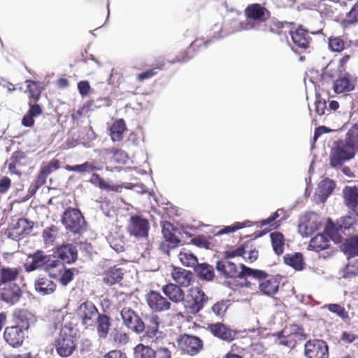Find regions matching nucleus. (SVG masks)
<instances>
[{"label": "nucleus", "mask_w": 358, "mask_h": 358, "mask_svg": "<svg viewBox=\"0 0 358 358\" xmlns=\"http://www.w3.org/2000/svg\"><path fill=\"white\" fill-rule=\"evenodd\" d=\"M347 135L348 143L337 141L331 150L329 163L331 167L341 166L355 157V148L358 150V122L353 124Z\"/></svg>", "instance_id": "f257e3e1"}, {"label": "nucleus", "mask_w": 358, "mask_h": 358, "mask_svg": "<svg viewBox=\"0 0 358 358\" xmlns=\"http://www.w3.org/2000/svg\"><path fill=\"white\" fill-rule=\"evenodd\" d=\"M241 271H238L237 266L227 259L217 262L216 269L219 274L224 278H238V286L241 288H252L256 287V283L251 282L249 276L257 275L253 268L246 266L245 264L240 265Z\"/></svg>", "instance_id": "f03ea898"}, {"label": "nucleus", "mask_w": 358, "mask_h": 358, "mask_svg": "<svg viewBox=\"0 0 358 358\" xmlns=\"http://www.w3.org/2000/svg\"><path fill=\"white\" fill-rule=\"evenodd\" d=\"M203 39L195 38L181 55L178 56L176 59L165 60L164 58H158V71H166V77L170 78L176 71L175 64L185 63L192 59L201 47H203Z\"/></svg>", "instance_id": "7ed1b4c3"}, {"label": "nucleus", "mask_w": 358, "mask_h": 358, "mask_svg": "<svg viewBox=\"0 0 358 358\" xmlns=\"http://www.w3.org/2000/svg\"><path fill=\"white\" fill-rule=\"evenodd\" d=\"M54 346L59 356L62 357L71 356L77 347V336L75 329L66 325L62 327L57 337L55 339Z\"/></svg>", "instance_id": "20e7f679"}, {"label": "nucleus", "mask_w": 358, "mask_h": 358, "mask_svg": "<svg viewBox=\"0 0 358 358\" xmlns=\"http://www.w3.org/2000/svg\"><path fill=\"white\" fill-rule=\"evenodd\" d=\"M257 275L249 276L248 279L258 282V288L261 294L273 297L278 293L280 287V278L278 276L270 275L264 271L253 268Z\"/></svg>", "instance_id": "39448f33"}, {"label": "nucleus", "mask_w": 358, "mask_h": 358, "mask_svg": "<svg viewBox=\"0 0 358 358\" xmlns=\"http://www.w3.org/2000/svg\"><path fill=\"white\" fill-rule=\"evenodd\" d=\"M208 301V296L201 287H192L187 290V294L184 295L182 303L187 313L196 315Z\"/></svg>", "instance_id": "423d86ee"}, {"label": "nucleus", "mask_w": 358, "mask_h": 358, "mask_svg": "<svg viewBox=\"0 0 358 358\" xmlns=\"http://www.w3.org/2000/svg\"><path fill=\"white\" fill-rule=\"evenodd\" d=\"M62 222L67 230L73 234H81L86 229L84 217L76 208H67L62 215Z\"/></svg>", "instance_id": "0eeeda50"}, {"label": "nucleus", "mask_w": 358, "mask_h": 358, "mask_svg": "<svg viewBox=\"0 0 358 358\" xmlns=\"http://www.w3.org/2000/svg\"><path fill=\"white\" fill-rule=\"evenodd\" d=\"M178 349L182 354L195 356L203 349V341L198 336L184 334L177 339Z\"/></svg>", "instance_id": "6e6552de"}, {"label": "nucleus", "mask_w": 358, "mask_h": 358, "mask_svg": "<svg viewBox=\"0 0 358 358\" xmlns=\"http://www.w3.org/2000/svg\"><path fill=\"white\" fill-rule=\"evenodd\" d=\"M100 314L94 303L89 300L81 303L76 310L78 318L85 328L93 327Z\"/></svg>", "instance_id": "1a4fd4ad"}, {"label": "nucleus", "mask_w": 358, "mask_h": 358, "mask_svg": "<svg viewBox=\"0 0 358 358\" xmlns=\"http://www.w3.org/2000/svg\"><path fill=\"white\" fill-rule=\"evenodd\" d=\"M123 324L129 330L141 334L145 330V325L141 317L131 308L124 307L120 311Z\"/></svg>", "instance_id": "9d476101"}, {"label": "nucleus", "mask_w": 358, "mask_h": 358, "mask_svg": "<svg viewBox=\"0 0 358 358\" xmlns=\"http://www.w3.org/2000/svg\"><path fill=\"white\" fill-rule=\"evenodd\" d=\"M150 229L148 220L141 215H132L127 224V231L136 238H147Z\"/></svg>", "instance_id": "9b49d317"}, {"label": "nucleus", "mask_w": 358, "mask_h": 358, "mask_svg": "<svg viewBox=\"0 0 358 358\" xmlns=\"http://www.w3.org/2000/svg\"><path fill=\"white\" fill-rule=\"evenodd\" d=\"M34 223L27 219H18L15 223H12L5 231V235L13 240H20L30 234Z\"/></svg>", "instance_id": "f8f14e48"}, {"label": "nucleus", "mask_w": 358, "mask_h": 358, "mask_svg": "<svg viewBox=\"0 0 358 358\" xmlns=\"http://www.w3.org/2000/svg\"><path fill=\"white\" fill-rule=\"evenodd\" d=\"M304 355L306 358H329L328 345L323 340H309L304 345Z\"/></svg>", "instance_id": "ddd939ff"}, {"label": "nucleus", "mask_w": 358, "mask_h": 358, "mask_svg": "<svg viewBox=\"0 0 358 358\" xmlns=\"http://www.w3.org/2000/svg\"><path fill=\"white\" fill-rule=\"evenodd\" d=\"M321 225L319 217L314 213L305 214L300 220L299 231L304 236H311Z\"/></svg>", "instance_id": "4468645a"}, {"label": "nucleus", "mask_w": 358, "mask_h": 358, "mask_svg": "<svg viewBox=\"0 0 358 358\" xmlns=\"http://www.w3.org/2000/svg\"><path fill=\"white\" fill-rule=\"evenodd\" d=\"M245 15L247 19L262 23L270 19L271 12L262 4L254 3L245 8Z\"/></svg>", "instance_id": "2eb2a0df"}, {"label": "nucleus", "mask_w": 358, "mask_h": 358, "mask_svg": "<svg viewBox=\"0 0 358 358\" xmlns=\"http://www.w3.org/2000/svg\"><path fill=\"white\" fill-rule=\"evenodd\" d=\"M176 231V229L170 222L163 224L162 233L164 241L162 242L160 245V249L163 252L169 253L170 249L175 248L178 246L180 241L175 234Z\"/></svg>", "instance_id": "dca6fc26"}, {"label": "nucleus", "mask_w": 358, "mask_h": 358, "mask_svg": "<svg viewBox=\"0 0 358 358\" xmlns=\"http://www.w3.org/2000/svg\"><path fill=\"white\" fill-rule=\"evenodd\" d=\"M60 167L59 161L57 159H52L50 162L45 165L41 166L40 171L36 176V178L33 185L34 189L37 190L45 182L48 176L53 171L59 169Z\"/></svg>", "instance_id": "f3484780"}, {"label": "nucleus", "mask_w": 358, "mask_h": 358, "mask_svg": "<svg viewBox=\"0 0 358 358\" xmlns=\"http://www.w3.org/2000/svg\"><path fill=\"white\" fill-rule=\"evenodd\" d=\"M5 341L13 348L20 346L24 341V331L19 326L7 327L3 333Z\"/></svg>", "instance_id": "a211bd4d"}, {"label": "nucleus", "mask_w": 358, "mask_h": 358, "mask_svg": "<svg viewBox=\"0 0 358 358\" xmlns=\"http://www.w3.org/2000/svg\"><path fill=\"white\" fill-rule=\"evenodd\" d=\"M338 75L337 79L334 81L333 90H355L357 78L349 72H343L341 69Z\"/></svg>", "instance_id": "6ab92c4d"}, {"label": "nucleus", "mask_w": 358, "mask_h": 358, "mask_svg": "<svg viewBox=\"0 0 358 358\" xmlns=\"http://www.w3.org/2000/svg\"><path fill=\"white\" fill-rule=\"evenodd\" d=\"M29 161V158L24 152L21 150L15 151L9 159L8 170L11 173L20 176L21 171L18 170V168L28 165Z\"/></svg>", "instance_id": "aec40b11"}, {"label": "nucleus", "mask_w": 358, "mask_h": 358, "mask_svg": "<svg viewBox=\"0 0 358 358\" xmlns=\"http://www.w3.org/2000/svg\"><path fill=\"white\" fill-rule=\"evenodd\" d=\"M343 198L345 206L352 213L358 216V187H345L343 189Z\"/></svg>", "instance_id": "412c9836"}, {"label": "nucleus", "mask_w": 358, "mask_h": 358, "mask_svg": "<svg viewBox=\"0 0 358 358\" xmlns=\"http://www.w3.org/2000/svg\"><path fill=\"white\" fill-rule=\"evenodd\" d=\"M207 329L215 336L225 341L234 339L233 331L222 323L217 322L209 324Z\"/></svg>", "instance_id": "4be33fe9"}, {"label": "nucleus", "mask_w": 358, "mask_h": 358, "mask_svg": "<svg viewBox=\"0 0 358 358\" xmlns=\"http://www.w3.org/2000/svg\"><path fill=\"white\" fill-rule=\"evenodd\" d=\"M56 254L64 263L71 264L78 258L76 247L71 244L62 245L56 250Z\"/></svg>", "instance_id": "5701e85b"}, {"label": "nucleus", "mask_w": 358, "mask_h": 358, "mask_svg": "<svg viewBox=\"0 0 358 358\" xmlns=\"http://www.w3.org/2000/svg\"><path fill=\"white\" fill-rule=\"evenodd\" d=\"M3 287L1 288V299L9 303L14 304L17 302L21 296V290L18 286L3 284Z\"/></svg>", "instance_id": "b1692460"}, {"label": "nucleus", "mask_w": 358, "mask_h": 358, "mask_svg": "<svg viewBox=\"0 0 358 358\" xmlns=\"http://www.w3.org/2000/svg\"><path fill=\"white\" fill-rule=\"evenodd\" d=\"M171 276L177 284L184 287L190 285L193 278V274L191 271L180 267L173 268Z\"/></svg>", "instance_id": "393cba45"}, {"label": "nucleus", "mask_w": 358, "mask_h": 358, "mask_svg": "<svg viewBox=\"0 0 358 358\" xmlns=\"http://www.w3.org/2000/svg\"><path fill=\"white\" fill-rule=\"evenodd\" d=\"M95 322L99 338L105 340L108 337L111 327L110 317L106 314L101 313L95 320Z\"/></svg>", "instance_id": "a878e982"}, {"label": "nucleus", "mask_w": 358, "mask_h": 358, "mask_svg": "<svg viewBox=\"0 0 358 358\" xmlns=\"http://www.w3.org/2000/svg\"><path fill=\"white\" fill-rule=\"evenodd\" d=\"M123 269L114 266L103 272L102 280L103 283L111 286L120 282L123 278Z\"/></svg>", "instance_id": "bb28decb"}, {"label": "nucleus", "mask_w": 358, "mask_h": 358, "mask_svg": "<svg viewBox=\"0 0 358 358\" xmlns=\"http://www.w3.org/2000/svg\"><path fill=\"white\" fill-rule=\"evenodd\" d=\"M34 287L36 291L41 294L48 295L55 291L57 285L47 277H39L34 282Z\"/></svg>", "instance_id": "cd10ccee"}, {"label": "nucleus", "mask_w": 358, "mask_h": 358, "mask_svg": "<svg viewBox=\"0 0 358 358\" xmlns=\"http://www.w3.org/2000/svg\"><path fill=\"white\" fill-rule=\"evenodd\" d=\"M284 263L294 268L295 271H301L305 268L306 263L303 255L301 252H293L286 254L283 257Z\"/></svg>", "instance_id": "c85d7f7f"}, {"label": "nucleus", "mask_w": 358, "mask_h": 358, "mask_svg": "<svg viewBox=\"0 0 358 358\" xmlns=\"http://www.w3.org/2000/svg\"><path fill=\"white\" fill-rule=\"evenodd\" d=\"M291 38L294 43L299 48L306 49L309 47L310 37L306 29L299 27L291 34Z\"/></svg>", "instance_id": "c756f323"}, {"label": "nucleus", "mask_w": 358, "mask_h": 358, "mask_svg": "<svg viewBox=\"0 0 358 358\" xmlns=\"http://www.w3.org/2000/svg\"><path fill=\"white\" fill-rule=\"evenodd\" d=\"M48 256L44 255L43 251L38 250L32 256V261L30 264L25 265V270L27 272H31L37 269H44L45 263L48 259Z\"/></svg>", "instance_id": "7c9ffc66"}, {"label": "nucleus", "mask_w": 358, "mask_h": 358, "mask_svg": "<svg viewBox=\"0 0 358 358\" xmlns=\"http://www.w3.org/2000/svg\"><path fill=\"white\" fill-rule=\"evenodd\" d=\"M164 294L172 301H182L184 297V292L180 287L175 284H168L163 287Z\"/></svg>", "instance_id": "2f4dec72"}, {"label": "nucleus", "mask_w": 358, "mask_h": 358, "mask_svg": "<svg viewBox=\"0 0 358 358\" xmlns=\"http://www.w3.org/2000/svg\"><path fill=\"white\" fill-rule=\"evenodd\" d=\"M64 267V264L57 259L55 257L48 255L43 270L49 273L50 276L56 277L57 273L63 270Z\"/></svg>", "instance_id": "473e14b6"}, {"label": "nucleus", "mask_w": 358, "mask_h": 358, "mask_svg": "<svg viewBox=\"0 0 358 358\" xmlns=\"http://www.w3.org/2000/svg\"><path fill=\"white\" fill-rule=\"evenodd\" d=\"M127 130L123 119L115 120L110 128V136L113 141H120L123 138L124 132Z\"/></svg>", "instance_id": "72a5a7b5"}, {"label": "nucleus", "mask_w": 358, "mask_h": 358, "mask_svg": "<svg viewBox=\"0 0 358 358\" xmlns=\"http://www.w3.org/2000/svg\"><path fill=\"white\" fill-rule=\"evenodd\" d=\"M196 275L202 280H213L215 277L214 268L207 263L197 264L194 267Z\"/></svg>", "instance_id": "f704fd0d"}, {"label": "nucleus", "mask_w": 358, "mask_h": 358, "mask_svg": "<svg viewBox=\"0 0 358 358\" xmlns=\"http://www.w3.org/2000/svg\"><path fill=\"white\" fill-rule=\"evenodd\" d=\"M329 246V239L324 234H319L311 238L308 249L320 252Z\"/></svg>", "instance_id": "c9c22d12"}, {"label": "nucleus", "mask_w": 358, "mask_h": 358, "mask_svg": "<svg viewBox=\"0 0 358 358\" xmlns=\"http://www.w3.org/2000/svg\"><path fill=\"white\" fill-rule=\"evenodd\" d=\"M20 267H5L0 266V280L2 284L15 281L19 276Z\"/></svg>", "instance_id": "e433bc0d"}, {"label": "nucleus", "mask_w": 358, "mask_h": 358, "mask_svg": "<svg viewBox=\"0 0 358 358\" xmlns=\"http://www.w3.org/2000/svg\"><path fill=\"white\" fill-rule=\"evenodd\" d=\"M89 182L99 188L107 191L119 192L122 187L119 185H110L106 182L99 174L93 173L90 178Z\"/></svg>", "instance_id": "4c0bfd02"}, {"label": "nucleus", "mask_w": 358, "mask_h": 358, "mask_svg": "<svg viewBox=\"0 0 358 358\" xmlns=\"http://www.w3.org/2000/svg\"><path fill=\"white\" fill-rule=\"evenodd\" d=\"M271 245L274 252L277 255H280L284 252L285 239L284 235L278 231L273 232L270 234Z\"/></svg>", "instance_id": "58836bf2"}, {"label": "nucleus", "mask_w": 358, "mask_h": 358, "mask_svg": "<svg viewBox=\"0 0 358 358\" xmlns=\"http://www.w3.org/2000/svg\"><path fill=\"white\" fill-rule=\"evenodd\" d=\"M65 169L69 171L85 173L101 170V168L98 167L94 162H85L83 164L75 166L66 165Z\"/></svg>", "instance_id": "ea45409f"}, {"label": "nucleus", "mask_w": 358, "mask_h": 358, "mask_svg": "<svg viewBox=\"0 0 358 358\" xmlns=\"http://www.w3.org/2000/svg\"><path fill=\"white\" fill-rule=\"evenodd\" d=\"M343 251L350 256L358 255V235L347 238L343 245Z\"/></svg>", "instance_id": "a19ab883"}, {"label": "nucleus", "mask_w": 358, "mask_h": 358, "mask_svg": "<svg viewBox=\"0 0 358 358\" xmlns=\"http://www.w3.org/2000/svg\"><path fill=\"white\" fill-rule=\"evenodd\" d=\"M252 225V222L249 220L243 222H236L229 226H224L222 229L216 233V236H220L225 234L234 233L239 229L249 227Z\"/></svg>", "instance_id": "79ce46f5"}, {"label": "nucleus", "mask_w": 358, "mask_h": 358, "mask_svg": "<svg viewBox=\"0 0 358 358\" xmlns=\"http://www.w3.org/2000/svg\"><path fill=\"white\" fill-rule=\"evenodd\" d=\"M178 258L181 264L187 267H195L198 264L197 257L191 252L185 249L180 252Z\"/></svg>", "instance_id": "37998d69"}, {"label": "nucleus", "mask_w": 358, "mask_h": 358, "mask_svg": "<svg viewBox=\"0 0 358 358\" xmlns=\"http://www.w3.org/2000/svg\"><path fill=\"white\" fill-rule=\"evenodd\" d=\"M134 358H155V351L143 344H138L134 348Z\"/></svg>", "instance_id": "c03bdc74"}, {"label": "nucleus", "mask_w": 358, "mask_h": 358, "mask_svg": "<svg viewBox=\"0 0 358 358\" xmlns=\"http://www.w3.org/2000/svg\"><path fill=\"white\" fill-rule=\"evenodd\" d=\"M325 235L329 236V239H331L334 241H340L342 238V232L343 229H341L338 224H329L326 227Z\"/></svg>", "instance_id": "a18cd8bd"}, {"label": "nucleus", "mask_w": 358, "mask_h": 358, "mask_svg": "<svg viewBox=\"0 0 358 358\" xmlns=\"http://www.w3.org/2000/svg\"><path fill=\"white\" fill-rule=\"evenodd\" d=\"M324 308H327L330 312L336 314L337 316L341 317L343 320L345 321L349 319L348 312L345 309V308L337 303H329L326 304L324 306Z\"/></svg>", "instance_id": "49530a36"}, {"label": "nucleus", "mask_w": 358, "mask_h": 358, "mask_svg": "<svg viewBox=\"0 0 358 358\" xmlns=\"http://www.w3.org/2000/svg\"><path fill=\"white\" fill-rule=\"evenodd\" d=\"M17 319L21 324L20 328L27 330L30 327V322L35 320V317L27 310H21L17 315Z\"/></svg>", "instance_id": "de8ad7c7"}, {"label": "nucleus", "mask_w": 358, "mask_h": 358, "mask_svg": "<svg viewBox=\"0 0 358 358\" xmlns=\"http://www.w3.org/2000/svg\"><path fill=\"white\" fill-rule=\"evenodd\" d=\"M230 306V301L221 300L217 301L211 308L213 313L219 317H223Z\"/></svg>", "instance_id": "09e8293b"}, {"label": "nucleus", "mask_w": 358, "mask_h": 358, "mask_svg": "<svg viewBox=\"0 0 358 358\" xmlns=\"http://www.w3.org/2000/svg\"><path fill=\"white\" fill-rule=\"evenodd\" d=\"M358 275V259L350 262L343 270L342 276L344 278H351Z\"/></svg>", "instance_id": "8fccbe9b"}, {"label": "nucleus", "mask_w": 358, "mask_h": 358, "mask_svg": "<svg viewBox=\"0 0 358 358\" xmlns=\"http://www.w3.org/2000/svg\"><path fill=\"white\" fill-rule=\"evenodd\" d=\"M159 201L158 200V203ZM163 206H160L158 204V214L161 215L163 217H171L174 216L176 214V210L175 207L169 202L162 203Z\"/></svg>", "instance_id": "3c124183"}, {"label": "nucleus", "mask_w": 358, "mask_h": 358, "mask_svg": "<svg viewBox=\"0 0 358 358\" xmlns=\"http://www.w3.org/2000/svg\"><path fill=\"white\" fill-rule=\"evenodd\" d=\"M267 24L263 26L259 22H249L248 20L241 21L239 23V27L241 30H252L255 29L258 31H266Z\"/></svg>", "instance_id": "603ef678"}, {"label": "nucleus", "mask_w": 358, "mask_h": 358, "mask_svg": "<svg viewBox=\"0 0 358 358\" xmlns=\"http://www.w3.org/2000/svg\"><path fill=\"white\" fill-rule=\"evenodd\" d=\"M222 29V25L220 23H216L212 28V31H213L214 34L208 39L203 41L202 44L204 48H207L210 44L213 43L214 41L219 40L223 37L221 34Z\"/></svg>", "instance_id": "864d4df0"}, {"label": "nucleus", "mask_w": 358, "mask_h": 358, "mask_svg": "<svg viewBox=\"0 0 358 358\" xmlns=\"http://www.w3.org/2000/svg\"><path fill=\"white\" fill-rule=\"evenodd\" d=\"M328 41V46L331 52H341L344 50V42L340 37H330Z\"/></svg>", "instance_id": "5fc2aeb1"}, {"label": "nucleus", "mask_w": 358, "mask_h": 358, "mask_svg": "<svg viewBox=\"0 0 358 358\" xmlns=\"http://www.w3.org/2000/svg\"><path fill=\"white\" fill-rule=\"evenodd\" d=\"M248 245L243 244L236 248H231L224 252L226 258H234L237 257H242L243 258L244 255H246Z\"/></svg>", "instance_id": "6e6d98bb"}, {"label": "nucleus", "mask_w": 358, "mask_h": 358, "mask_svg": "<svg viewBox=\"0 0 358 358\" xmlns=\"http://www.w3.org/2000/svg\"><path fill=\"white\" fill-rule=\"evenodd\" d=\"M336 187V184L334 180L326 178L323 180L320 184V189L322 195H330Z\"/></svg>", "instance_id": "4d7b16f0"}, {"label": "nucleus", "mask_w": 358, "mask_h": 358, "mask_svg": "<svg viewBox=\"0 0 358 358\" xmlns=\"http://www.w3.org/2000/svg\"><path fill=\"white\" fill-rule=\"evenodd\" d=\"M224 358H244V349L234 343Z\"/></svg>", "instance_id": "13d9d810"}, {"label": "nucleus", "mask_w": 358, "mask_h": 358, "mask_svg": "<svg viewBox=\"0 0 358 358\" xmlns=\"http://www.w3.org/2000/svg\"><path fill=\"white\" fill-rule=\"evenodd\" d=\"M113 341L118 345H125L129 341V334L122 330H115L113 334Z\"/></svg>", "instance_id": "bf43d9fd"}, {"label": "nucleus", "mask_w": 358, "mask_h": 358, "mask_svg": "<svg viewBox=\"0 0 358 358\" xmlns=\"http://www.w3.org/2000/svg\"><path fill=\"white\" fill-rule=\"evenodd\" d=\"M57 231V227L52 225L50 227H47L43 231V238L45 243H52L55 239V234Z\"/></svg>", "instance_id": "052dcab7"}, {"label": "nucleus", "mask_w": 358, "mask_h": 358, "mask_svg": "<svg viewBox=\"0 0 358 358\" xmlns=\"http://www.w3.org/2000/svg\"><path fill=\"white\" fill-rule=\"evenodd\" d=\"M110 152L112 154L113 159L117 163L126 162L127 155L124 151L119 149H112Z\"/></svg>", "instance_id": "680f3d73"}, {"label": "nucleus", "mask_w": 358, "mask_h": 358, "mask_svg": "<svg viewBox=\"0 0 358 358\" xmlns=\"http://www.w3.org/2000/svg\"><path fill=\"white\" fill-rule=\"evenodd\" d=\"M315 111L319 115H322L325 113L327 108V102L325 99L320 98V95L316 92V100L315 102Z\"/></svg>", "instance_id": "e2e57ef3"}, {"label": "nucleus", "mask_w": 358, "mask_h": 358, "mask_svg": "<svg viewBox=\"0 0 358 358\" xmlns=\"http://www.w3.org/2000/svg\"><path fill=\"white\" fill-rule=\"evenodd\" d=\"M279 343L290 348H293L296 346V341L293 334H289L287 336H280Z\"/></svg>", "instance_id": "0e129e2a"}, {"label": "nucleus", "mask_w": 358, "mask_h": 358, "mask_svg": "<svg viewBox=\"0 0 358 358\" xmlns=\"http://www.w3.org/2000/svg\"><path fill=\"white\" fill-rule=\"evenodd\" d=\"M354 216H346L342 218L341 223H337L339 225L341 229H350L356 222L355 217H357L355 213Z\"/></svg>", "instance_id": "69168bd1"}, {"label": "nucleus", "mask_w": 358, "mask_h": 358, "mask_svg": "<svg viewBox=\"0 0 358 358\" xmlns=\"http://www.w3.org/2000/svg\"><path fill=\"white\" fill-rule=\"evenodd\" d=\"M146 301L148 306L154 311L157 310V292L154 290H151L146 295Z\"/></svg>", "instance_id": "338daca9"}, {"label": "nucleus", "mask_w": 358, "mask_h": 358, "mask_svg": "<svg viewBox=\"0 0 358 358\" xmlns=\"http://www.w3.org/2000/svg\"><path fill=\"white\" fill-rule=\"evenodd\" d=\"M103 358H127V355L120 350H113L106 353Z\"/></svg>", "instance_id": "774afa93"}]
</instances>
